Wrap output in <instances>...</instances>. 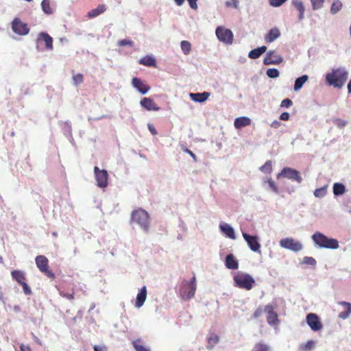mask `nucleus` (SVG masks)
I'll list each match as a JSON object with an SVG mask.
<instances>
[{"label": "nucleus", "instance_id": "1", "mask_svg": "<svg viewBox=\"0 0 351 351\" xmlns=\"http://www.w3.org/2000/svg\"><path fill=\"white\" fill-rule=\"evenodd\" d=\"M326 80L330 86L341 88L348 80V72L343 68L333 69L330 73L326 74Z\"/></svg>", "mask_w": 351, "mask_h": 351}, {"label": "nucleus", "instance_id": "2", "mask_svg": "<svg viewBox=\"0 0 351 351\" xmlns=\"http://www.w3.org/2000/svg\"><path fill=\"white\" fill-rule=\"evenodd\" d=\"M131 221L138 224L145 232H149L150 228V217L149 213L145 210L142 208L134 210L131 214Z\"/></svg>", "mask_w": 351, "mask_h": 351}, {"label": "nucleus", "instance_id": "3", "mask_svg": "<svg viewBox=\"0 0 351 351\" xmlns=\"http://www.w3.org/2000/svg\"><path fill=\"white\" fill-rule=\"evenodd\" d=\"M197 289L196 277L193 276L190 282L184 280L179 289V295L182 300H189L193 298Z\"/></svg>", "mask_w": 351, "mask_h": 351}, {"label": "nucleus", "instance_id": "4", "mask_svg": "<svg viewBox=\"0 0 351 351\" xmlns=\"http://www.w3.org/2000/svg\"><path fill=\"white\" fill-rule=\"evenodd\" d=\"M311 239L314 243L319 247L330 249H337L339 247V242L337 239L328 238L319 232L314 233Z\"/></svg>", "mask_w": 351, "mask_h": 351}, {"label": "nucleus", "instance_id": "5", "mask_svg": "<svg viewBox=\"0 0 351 351\" xmlns=\"http://www.w3.org/2000/svg\"><path fill=\"white\" fill-rule=\"evenodd\" d=\"M234 286L239 289H252L256 284V280L249 274L237 271L233 278Z\"/></svg>", "mask_w": 351, "mask_h": 351}, {"label": "nucleus", "instance_id": "6", "mask_svg": "<svg viewBox=\"0 0 351 351\" xmlns=\"http://www.w3.org/2000/svg\"><path fill=\"white\" fill-rule=\"evenodd\" d=\"M35 262L38 270L45 274L46 276L50 278V279L56 278L55 274L49 267V259L45 256H37Z\"/></svg>", "mask_w": 351, "mask_h": 351}, {"label": "nucleus", "instance_id": "7", "mask_svg": "<svg viewBox=\"0 0 351 351\" xmlns=\"http://www.w3.org/2000/svg\"><path fill=\"white\" fill-rule=\"evenodd\" d=\"M215 33L221 42L226 43V45H232L234 36L231 29L224 27H217Z\"/></svg>", "mask_w": 351, "mask_h": 351}, {"label": "nucleus", "instance_id": "8", "mask_svg": "<svg viewBox=\"0 0 351 351\" xmlns=\"http://www.w3.org/2000/svg\"><path fill=\"white\" fill-rule=\"evenodd\" d=\"M280 177L287 178L289 180L296 181L298 183H301L302 181V178L300 176V171L295 170V169L290 167L283 168L280 173L277 175L278 178Z\"/></svg>", "mask_w": 351, "mask_h": 351}, {"label": "nucleus", "instance_id": "9", "mask_svg": "<svg viewBox=\"0 0 351 351\" xmlns=\"http://www.w3.org/2000/svg\"><path fill=\"white\" fill-rule=\"evenodd\" d=\"M280 245L282 247L287 248L294 252L300 251L303 247L302 243L300 241H295L293 238H285L280 239Z\"/></svg>", "mask_w": 351, "mask_h": 351}, {"label": "nucleus", "instance_id": "10", "mask_svg": "<svg viewBox=\"0 0 351 351\" xmlns=\"http://www.w3.org/2000/svg\"><path fill=\"white\" fill-rule=\"evenodd\" d=\"M12 31L19 35H26L29 32L28 25L24 23L19 18H14L12 22Z\"/></svg>", "mask_w": 351, "mask_h": 351}, {"label": "nucleus", "instance_id": "11", "mask_svg": "<svg viewBox=\"0 0 351 351\" xmlns=\"http://www.w3.org/2000/svg\"><path fill=\"white\" fill-rule=\"evenodd\" d=\"M94 173L95 174V180L97 186L99 187H106L108 184V173L106 170H100L98 166L94 167Z\"/></svg>", "mask_w": 351, "mask_h": 351}, {"label": "nucleus", "instance_id": "12", "mask_svg": "<svg viewBox=\"0 0 351 351\" xmlns=\"http://www.w3.org/2000/svg\"><path fill=\"white\" fill-rule=\"evenodd\" d=\"M59 294L67 300H74L75 287L73 283L66 282L59 288Z\"/></svg>", "mask_w": 351, "mask_h": 351}, {"label": "nucleus", "instance_id": "13", "mask_svg": "<svg viewBox=\"0 0 351 351\" xmlns=\"http://www.w3.org/2000/svg\"><path fill=\"white\" fill-rule=\"evenodd\" d=\"M306 323L313 330L322 329L323 324L317 315L314 313H309L306 316Z\"/></svg>", "mask_w": 351, "mask_h": 351}, {"label": "nucleus", "instance_id": "14", "mask_svg": "<svg viewBox=\"0 0 351 351\" xmlns=\"http://www.w3.org/2000/svg\"><path fill=\"white\" fill-rule=\"evenodd\" d=\"M264 312H265L267 315V321L269 324L276 325L279 323L278 315L276 312H275L274 306L271 305V304H268L265 306Z\"/></svg>", "mask_w": 351, "mask_h": 351}, {"label": "nucleus", "instance_id": "15", "mask_svg": "<svg viewBox=\"0 0 351 351\" xmlns=\"http://www.w3.org/2000/svg\"><path fill=\"white\" fill-rule=\"evenodd\" d=\"M242 235L251 250L254 252H260L261 245L258 242L257 236L249 235L248 233L246 232H243Z\"/></svg>", "mask_w": 351, "mask_h": 351}, {"label": "nucleus", "instance_id": "16", "mask_svg": "<svg viewBox=\"0 0 351 351\" xmlns=\"http://www.w3.org/2000/svg\"><path fill=\"white\" fill-rule=\"evenodd\" d=\"M282 62V57L276 53L274 51H269L263 59L265 65H271V64H280Z\"/></svg>", "mask_w": 351, "mask_h": 351}, {"label": "nucleus", "instance_id": "17", "mask_svg": "<svg viewBox=\"0 0 351 351\" xmlns=\"http://www.w3.org/2000/svg\"><path fill=\"white\" fill-rule=\"evenodd\" d=\"M132 86L143 95L147 93L150 90V86L147 85L144 81L138 77H133L132 80Z\"/></svg>", "mask_w": 351, "mask_h": 351}, {"label": "nucleus", "instance_id": "18", "mask_svg": "<svg viewBox=\"0 0 351 351\" xmlns=\"http://www.w3.org/2000/svg\"><path fill=\"white\" fill-rule=\"evenodd\" d=\"M140 104L147 110H159L160 107L157 106L154 99L150 97H143L140 101Z\"/></svg>", "mask_w": 351, "mask_h": 351}, {"label": "nucleus", "instance_id": "19", "mask_svg": "<svg viewBox=\"0 0 351 351\" xmlns=\"http://www.w3.org/2000/svg\"><path fill=\"white\" fill-rule=\"evenodd\" d=\"M38 42H44L45 48L51 51L53 49V39L49 34L41 32L39 33L37 37Z\"/></svg>", "mask_w": 351, "mask_h": 351}, {"label": "nucleus", "instance_id": "20", "mask_svg": "<svg viewBox=\"0 0 351 351\" xmlns=\"http://www.w3.org/2000/svg\"><path fill=\"white\" fill-rule=\"evenodd\" d=\"M280 36V30L278 27L271 28L267 34L265 35L264 39L266 43H272Z\"/></svg>", "mask_w": 351, "mask_h": 351}, {"label": "nucleus", "instance_id": "21", "mask_svg": "<svg viewBox=\"0 0 351 351\" xmlns=\"http://www.w3.org/2000/svg\"><path fill=\"white\" fill-rule=\"evenodd\" d=\"M147 291L146 286H143V288H141V290L139 291V292L137 294L136 298L135 306L136 307H141V306H143V304L145 302V300L147 298Z\"/></svg>", "mask_w": 351, "mask_h": 351}, {"label": "nucleus", "instance_id": "22", "mask_svg": "<svg viewBox=\"0 0 351 351\" xmlns=\"http://www.w3.org/2000/svg\"><path fill=\"white\" fill-rule=\"evenodd\" d=\"M225 264L228 269H235L239 267L238 260H237L233 254H229L226 256Z\"/></svg>", "mask_w": 351, "mask_h": 351}, {"label": "nucleus", "instance_id": "23", "mask_svg": "<svg viewBox=\"0 0 351 351\" xmlns=\"http://www.w3.org/2000/svg\"><path fill=\"white\" fill-rule=\"evenodd\" d=\"M210 96V93H191L189 95L190 98L194 101L203 102L206 101L207 98Z\"/></svg>", "mask_w": 351, "mask_h": 351}, {"label": "nucleus", "instance_id": "24", "mask_svg": "<svg viewBox=\"0 0 351 351\" xmlns=\"http://www.w3.org/2000/svg\"><path fill=\"white\" fill-rule=\"evenodd\" d=\"M339 304L343 306L344 308L343 311L339 313V317L342 319H346L349 317L351 313V303L346 302V301H340Z\"/></svg>", "mask_w": 351, "mask_h": 351}, {"label": "nucleus", "instance_id": "25", "mask_svg": "<svg viewBox=\"0 0 351 351\" xmlns=\"http://www.w3.org/2000/svg\"><path fill=\"white\" fill-rule=\"evenodd\" d=\"M107 10V7L105 5V4H100L95 9L90 10L88 13L87 16L89 19H92V17H96L99 16V14H101Z\"/></svg>", "mask_w": 351, "mask_h": 351}, {"label": "nucleus", "instance_id": "26", "mask_svg": "<svg viewBox=\"0 0 351 351\" xmlns=\"http://www.w3.org/2000/svg\"><path fill=\"white\" fill-rule=\"evenodd\" d=\"M251 123V119L248 117H239L234 119V126L237 130H240V128L246 127V125H249Z\"/></svg>", "mask_w": 351, "mask_h": 351}, {"label": "nucleus", "instance_id": "27", "mask_svg": "<svg viewBox=\"0 0 351 351\" xmlns=\"http://www.w3.org/2000/svg\"><path fill=\"white\" fill-rule=\"evenodd\" d=\"M292 4L299 12L298 19L302 20L304 19L305 7L301 0H293Z\"/></svg>", "mask_w": 351, "mask_h": 351}, {"label": "nucleus", "instance_id": "28", "mask_svg": "<svg viewBox=\"0 0 351 351\" xmlns=\"http://www.w3.org/2000/svg\"><path fill=\"white\" fill-rule=\"evenodd\" d=\"M219 337L216 333H211L209 337L207 338V350H213L215 346L219 343Z\"/></svg>", "mask_w": 351, "mask_h": 351}, {"label": "nucleus", "instance_id": "29", "mask_svg": "<svg viewBox=\"0 0 351 351\" xmlns=\"http://www.w3.org/2000/svg\"><path fill=\"white\" fill-rule=\"evenodd\" d=\"M221 230L228 237L232 239H235V232L232 227L230 225L226 223L220 225Z\"/></svg>", "mask_w": 351, "mask_h": 351}, {"label": "nucleus", "instance_id": "30", "mask_svg": "<svg viewBox=\"0 0 351 351\" xmlns=\"http://www.w3.org/2000/svg\"><path fill=\"white\" fill-rule=\"evenodd\" d=\"M12 279L17 281L21 285H23L24 280H26V276L24 271L21 270H14L12 271Z\"/></svg>", "mask_w": 351, "mask_h": 351}, {"label": "nucleus", "instance_id": "31", "mask_svg": "<svg viewBox=\"0 0 351 351\" xmlns=\"http://www.w3.org/2000/svg\"><path fill=\"white\" fill-rule=\"evenodd\" d=\"M267 47L263 45L261 47H257L255 49H253L251 50L248 53V57L250 58H258L260 56H262L263 53H264L265 51H266Z\"/></svg>", "mask_w": 351, "mask_h": 351}, {"label": "nucleus", "instance_id": "32", "mask_svg": "<svg viewBox=\"0 0 351 351\" xmlns=\"http://www.w3.org/2000/svg\"><path fill=\"white\" fill-rule=\"evenodd\" d=\"M138 62L141 65H145V66H156V60H155L154 57H152V56H147L143 57L138 60Z\"/></svg>", "mask_w": 351, "mask_h": 351}, {"label": "nucleus", "instance_id": "33", "mask_svg": "<svg viewBox=\"0 0 351 351\" xmlns=\"http://www.w3.org/2000/svg\"><path fill=\"white\" fill-rule=\"evenodd\" d=\"M308 77L307 75H303L302 77H298L295 80L294 84V90L295 91H298L300 88H302L304 84L308 80Z\"/></svg>", "mask_w": 351, "mask_h": 351}, {"label": "nucleus", "instance_id": "34", "mask_svg": "<svg viewBox=\"0 0 351 351\" xmlns=\"http://www.w3.org/2000/svg\"><path fill=\"white\" fill-rule=\"evenodd\" d=\"M346 191L345 185L343 183L336 182L333 184V194L335 195H343Z\"/></svg>", "mask_w": 351, "mask_h": 351}, {"label": "nucleus", "instance_id": "35", "mask_svg": "<svg viewBox=\"0 0 351 351\" xmlns=\"http://www.w3.org/2000/svg\"><path fill=\"white\" fill-rule=\"evenodd\" d=\"M132 344L136 351H150L149 349H147V348L144 346L141 339H137L136 340L133 341Z\"/></svg>", "mask_w": 351, "mask_h": 351}, {"label": "nucleus", "instance_id": "36", "mask_svg": "<svg viewBox=\"0 0 351 351\" xmlns=\"http://www.w3.org/2000/svg\"><path fill=\"white\" fill-rule=\"evenodd\" d=\"M41 8H42L43 11L46 14L53 13V10L51 8V4H50L49 0H43L41 1Z\"/></svg>", "mask_w": 351, "mask_h": 351}, {"label": "nucleus", "instance_id": "37", "mask_svg": "<svg viewBox=\"0 0 351 351\" xmlns=\"http://www.w3.org/2000/svg\"><path fill=\"white\" fill-rule=\"evenodd\" d=\"M181 49L184 54H189L191 51V45L190 42L184 40L181 42Z\"/></svg>", "mask_w": 351, "mask_h": 351}, {"label": "nucleus", "instance_id": "38", "mask_svg": "<svg viewBox=\"0 0 351 351\" xmlns=\"http://www.w3.org/2000/svg\"><path fill=\"white\" fill-rule=\"evenodd\" d=\"M327 193V186H322L321 188L316 189L313 193L316 197H324Z\"/></svg>", "mask_w": 351, "mask_h": 351}, {"label": "nucleus", "instance_id": "39", "mask_svg": "<svg viewBox=\"0 0 351 351\" xmlns=\"http://www.w3.org/2000/svg\"><path fill=\"white\" fill-rule=\"evenodd\" d=\"M342 6L343 4L341 1L337 0L335 1H333L330 8L331 12L333 14L339 12V11L341 10Z\"/></svg>", "mask_w": 351, "mask_h": 351}, {"label": "nucleus", "instance_id": "40", "mask_svg": "<svg viewBox=\"0 0 351 351\" xmlns=\"http://www.w3.org/2000/svg\"><path fill=\"white\" fill-rule=\"evenodd\" d=\"M269 347L268 345L263 343H258L254 345L252 350L250 351H269Z\"/></svg>", "mask_w": 351, "mask_h": 351}, {"label": "nucleus", "instance_id": "41", "mask_svg": "<svg viewBox=\"0 0 351 351\" xmlns=\"http://www.w3.org/2000/svg\"><path fill=\"white\" fill-rule=\"evenodd\" d=\"M315 346V341L310 340L306 341V343L300 346V349L304 351H309L313 348Z\"/></svg>", "mask_w": 351, "mask_h": 351}, {"label": "nucleus", "instance_id": "42", "mask_svg": "<svg viewBox=\"0 0 351 351\" xmlns=\"http://www.w3.org/2000/svg\"><path fill=\"white\" fill-rule=\"evenodd\" d=\"M260 170L263 172H267L268 173H271L272 171V165L270 160H268V161L265 162L264 165L260 167Z\"/></svg>", "mask_w": 351, "mask_h": 351}, {"label": "nucleus", "instance_id": "43", "mask_svg": "<svg viewBox=\"0 0 351 351\" xmlns=\"http://www.w3.org/2000/svg\"><path fill=\"white\" fill-rule=\"evenodd\" d=\"M266 74L269 77H278L280 75V71L278 69H268L266 71Z\"/></svg>", "mask_w": 351, "mask_h": 351}, {"label": "nucleus", "instance_id": "44", "mask_svg": "<svg viewBox=\"0 0 351 351\" xmlns=\"http://www.w3.org/2000/svg\"><path fill=\"white\" fill-rule=\"evenodd\" d=\"M325 0H311L313 9L316 10L323 7Z\"/></svg>", "mask_w": 351, "mask_h": 351}, {"label": "nucleus", "instance_id": "45", "mask_svg": "<svg viewBox=\"0 0 351 351\" xmlns=\"http://www.w3.org/2000/svg\"><path fill=\"white\" fill-rule=\"evenodd\" d=\"M73 80L74 81L75 85L77 86V84H80L83 82L84 76L81 73H77V74L73 75Z\"/></svg>", "mask_w": 351, "mask_h": 351}, {"label": "nucleus", "instance_id": "46", "mask_svg": "<svg viewBox=\"0 0 351 351\" xmlns=\"http://www.w3.org/2000/svg\"><path fill=\"white\" fill-rule=\"evenodd\" d=\"M266 182H267L269 189H271L272 191L275 193H278V189L276 184V182H274V181L272 179L267 180Z\"/></svg>", "mask_w": 351, "mask_h": 351}, {"label": "nucleus", "instance_id": "47", "mask_svg": "<svg viewBox=\"0 0 351 351\" xmlns=\"http://www.w3.org/2000/svg\"><path fill=\"white\" fill-rule=\"evenodd\" d=\"M303 263L309 265H316V261L314 258H312V256H304Z\"/></svg>", "mask_w": 351, "mask_h": 351}, {"label": "nucleus", "instance_id": "48", "mask_svg": "<svg viewBox=\"0 0 351 351\" xmlns=\"http://www.w3.org/2000/svg\"><path fill=\"white\" fill-rule=\"evenodd\" d=\"M118 45H119V46H125V45L133 46L134 43L132 41V40H130V39H122V40H119L118 41Z\"/></svg>", "mask_w": 351, "mask_h": 351}, {"label": "nucleus", "instance_id": "49", "mask_svg": "<svg viewBox=\"0 0 351 351\" xmlns=\"http://www.w3.org/2000/svg\"><path fill=\"white\" fill-rule=\"evenodd\" d=\"M269 4L273 7H279L281 6L283 3H285L287 0H269Z\"/></svg>", "mask_w": 351, "mask_h": 351}, {"label": "nucleus", "instance_id": "50", "mask_svg": "<svg viewBox=\"0 0 351 351\" xmlns=\"http://www.w3.org/2000/svg\"><path fill=\"white\" fill-rule=\"evenodd\" d=\"M22 287L23 289V292L25 295H31L32 294V289L29 286L27 285L26 280H24L22 284Z\"/></svg>", "mask_w": 351, "mask_h": 351}, {"label": "nucleus", "instance_id": "51", "mask_svg": "<svg viewBox=\"0 0 351 351\" xmlns=\"http://www.w3.org/2000/svg\"><path fill=\"white\" fill-rule=\"evenodd\" d=\"M292 104H293V101L291 100V99L285 98L282 101L280 106L289 108V107H291L292 106Z\"/></svg>", "mask_w": 351, "mask_h": 351}, {"label": "nucleus", "instance_id": "52", "mask_svg": "<svg viewBox=\"0 0 351 351\" xmlns=\"http://www.w3.org/2000/svg\"><path fill=\"white\" fill-rule=\"evenodd\" d=\"M264 309H263L262 306H259L256 311L254 312L252 315L253 318H258L260 316L263 315Z\"/></svg>", "mask_w": 351, "mask_h": 351}, {"label": "nucleus", "instance_id": "53", "mask_svg": "<svg viewBox=\"0 0 351 351\" xmlns=\"http://www.w3.org/2000/svg\"><path fill=\"white\" fill-rule=\"evenodd\" d=\"M335 123L338 128H343L347 124V121L341 119H336Z\"/></svg>", "mask_w": 351, "mask_h": 351}, {"label": "nucleus", "instance_id": "54", "mask_svg": "<svg viewBox=\"0 0 351 351\" xmlns=\"http://www.w3.org/2000/svg\"><path fill=\"white\" fill-rule=\"evenodd\" d=\"M239 1L238 0H229L226 3V5L228 7L238 8Z\"/></svg>", "mask_w": 351, "mask_h": 351}, {"label": "nucleus", "instance_id": "55", "mask_svg": "<svg viewBox=\"0 0 351 351\" xmlns=\"http://www.w3.org/2000/svg\"><path fill=\"white\" fill-rule=\"evenodd\" d=\"M94 351H107V348L105 346V345H103L102 346H98V345H95L93 346Z\"/></svg>", "mask_w": 351, "mask_h": 351}, {"label": "nucleus", "instance_id": "56", "mask_svg": "<svg viewBox=\"0 0 351 351\" xmlns=\"http://www.w3.org/2000/svg\"><path fill=\"white\" fill-rule=\"evenodd\" d=\"M197 0H188L190 7L193 10H197Z\"/></svg>", "mask_w": 351, "mask_h": 351}, {"label": "nucleus", "instance_id": "57", "mask_svg": "<svg viewBox=\"0 0 351 351\" xmlns=\"http://www.w3.org/2000/svg\"><path fill=\"white\" fill-rule=\"evenodd\" d=\"M20 351H32L30 346L28 345L21 344L20 345Z\"/></svg>", "mask_w": 351, "mask_h": 351}, {"label": "nucleus", "instance_id": "58", "mask_svg": "<svg viewBox=\"0 0 351 351\" xmlns=\"http://www.w3.org/2000/svg\"><path fill=\"white\" fill-rule=\"evenodd\" d=\"M147 127L152 134H158L157 130H156V128L154 127L153 124L149 123L147 125Z\"/></svg>", "mask_w": 351, "mask_h": 351}, {"label": "nucleus", "instance_id": "59", "mask_svg": "<svg viewBox=\"0 0 351 351\" xmlns=\"http://www.w3.org/2000/svg\"><path fill=\"white\" fill-rule=\"evenodd\" d=\"M184 151L186 153L189 154L190 156L193 157L195 162H197V157L195 154L193 152V151L188 149V148H185Z\"/></svg>", "mask_w": 351, "mask_h": 351}, {"label": "nucleus", "instance_id": "60", "mask_svg": "<svg viewBox=\"0 0 351 351\" xmlns=\"http://www.w3.org/2000/svg\"><path fill=\"white\" fill-rule=\"evenodd\" d=\"M289 112H282V114L280 116V119L282 120H289Z\"/></svg>", "mask_w": 351, "mask_h": 351}, {"label": "nucleus", "instance_id": "61", "mask_svg": "<svg viewBox=\"0 0 351 351\" xmlns=\"http://www.w3.org/2000/svg\"><path fill=\"white\" fill-rule=\"evenodd\" d=\"M280 125H281L280 121H274L271 124V127L275 128H278L280 127Z\"/></svg>", "mask_w": 351, "mask_h": 351}, {"label": "nucleus", "instance_id": "62", "mask_svg": "<svg viewBox=\"0 0 351 351\" xmlns=\"http://www.w3.org/2000/svg\"><path fill=\"white\" fill-rule=\"evenodd\" d=\"M185 0H175L176 3L178 6H182V5L184 3Z\"/></svg>", "mask_w": 351, "mask_h": 351}, {"label": "nucleus", "instance_id": "63", "mask_svg": "<svg viewBox=\"0 0 351 351\" xmlns=\"http://www.w3.org/2000/svg\"><path fill=\"white\" fill-rule=\"evenodd\" d=\"M347 88L349 93H351V80L348 84Z\"/></svg>", "mask_w": 351, "mask_h": 351}, {"label": "nucleus", "instance_id": "64", "mask_svg": "<svg viewBox=\"0 0 351 351\" xmlns=\"http://www.w3.org/2000/svg\"><path fill=\"white\" fill-rule=\"evenodd\" d=\"M4 296L2 291L0 289V300H3Z\"/></svg>", "mask_w": 351, "mask_h": 351}]
</instances>
